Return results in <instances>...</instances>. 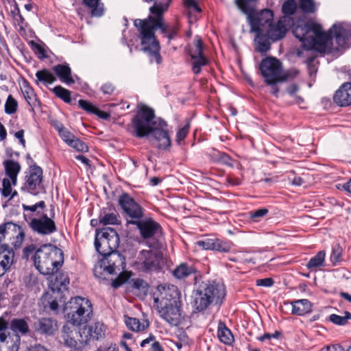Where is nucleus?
Returning <instances> with one entry per match:
<instances>
[{
    "instance_id": "1",
    "label": "nucleus",
    "mask_w": 351,
    "mask_h": 351,
    "mask_svg": "<svg viewBox=\"0 0 351 351\" xmlns=\"http://www.w3.org/2000/svg\"><path fill=\"white\" fill-rule=\"evenodd\" d=\"M292 27L293 35L307 49H315L319 52H326L331 49V40L335 38L339 47L343 46L348 36V31L342 24L333 25L328 32L322 31L319 24L310 21H298L295 25L293 21L287 16L281 17L276 24L273 21L265 30V34L273 41L282 39L286 34L288 27Z\"/></svg>"
},
{
    "instance_id": "2",
    "label": "nucleus",
    "mask_w": 351,
    "mask_h": 351,
    "mask_svg": "<svg viewBox=\"0 0 351 351\" xmlns=\"http://www.w3.org/2000/svg\"><path fill=\"white\" fill-rule=\"evenodd\" d=\"M169 4L155 2L149 10L156 17L149 16L145 19H136L133 21L134 26L138 32L142 50L148 54L151 63H162L160 47L155 36V30L159 28L163 34L167 36L171 25L164 23L162 14L168 9Z\"/></svg>"
},
{
    "instance_id": "3",
    "label": "nucleus",
    "mask_w": 351,
    "mask_h": 351,
    "mask_svg": "<svg viewBox=\"0 0 351 351\" xmlns=\"http://www.w3.org/2000/svg\"><path fill=\"white\" fill-rule=\"evenodd\" d=\"M32 258L36 269L45 276L53 274L64 262L62 251L51 244L40 246Z\"/></svg>"
},
{
    "instance_id": "4",
    "label": "nucleus",
    "mask_w": 351,
    "mask_h": 351,
    "mask_svg": "<svg viewBox=\"0 0 351 351\" xmlns=\"http://www.w3.org/2000/svg\"><path fill=\"white\" fill-rule=\"evenodd\" d=\"M226 295L225 286L215 281L200 283L194 293L193 306L198 311L206 309L213 302H219Z\"/></svg>"
},
{
    "instance_id": "5",
    "label": "nucleus",
    "mask_w": 351,
    "mask_h": 351,
    "mask_svg": "<svg viewBox=\"0 0 351 351\" xmlns=\"http://www.w3.org/2000/svg\"><path fill=\"white\" fill-rule=\"evenodd\" d=\"M64 312L68 323L80 326L87 324L90 319L93 307L89 300L77 296L66 303Z\"/></svg>"
},
{
    "instance_id": "6",
    "label": "nucleus",
    "mask_w": 351,
    "mask_h": 351,
    "mask_svg": "<svg viewBox=\"0 0 351 351\" xmlns=\"http://www.w3.org/2000/svg\"><path fill=\"white\" fill-rule=\"evenodd\" d=\"M155 119L154 111L152 109L146 106L142 107L132 121L133 135L138 138L149 135L158 123Z\"/></svg>"
},
{
    "instance_id": "7",
    "label": "nucleus",
    "mask_w": 351,
    "mask_h": 351,
    "mask_svg": "<svg viewBox=\"0 0 351 351\" xmlns=\"http://www.w3.org/2000/svg\"><path fill=\"white\" fill-rule=\"evenodd\" d=\"M119 243V237L114 229L106 227L96 230L95 247L102 256L117 251Z\"/></svg>"
},
{
    "instance_id": "8",
    "label": "nucleus",
    "mask_w": 351,
    "mask_h": 351,
    "mask_svg": "<svg viewBox=\"0 0 351 351\" xmlns=\"http://www.w3.org/2000/svg\"><path fill=\"white\" fill-rule=\"evenodd\" d=\"M136 269L143 272H158L161 269L162 257L152 250H141L135 261Z\"/></svg>"
},
{
    "instance_id": "9",
    "label": "nucleus",
    "mask_w": 351,
    "mask_h": 351,
    "mask_svg": "<svg viewBox=\"0 0 351 351\" xmlns=\"http://www.w3.org/2000/svg\"><path fill=\"white\" fill-rule=\"evenodd\" d=\"M24 238L25 233L20 226L13 222L0 225V245L6 243L7 239L13 247L17 249L21 246Z\"/></svg>"
},
{
    "instance_id": "10",
    "label": "nucleus",
    "mask_w": 351,
    "mask_h": 351,
    "mask_svg": "<svg viewBox=\"0 0 351 351\" xmlns=\"http://www.w3.org/2000/svg\"><path fill=\"white\" fill-rule=\"evenodd\" d=\"M159 316L169 324L177 326L184 318L182 311V302H175L154 306Z\"/></svg>"
},
{
    "instance_id": "11",
    "label": "nucleus",
    "mask_w": 351,
    "mask_h": 351,
    "mask_svg": "<svg viewBox=\"0 0 351 351\" xmlns=\"http://www.w3.org/2000/svg\"><path fill=\"white\" fill-rule=\"evenodd\" d=\"M43 172L39 166L29 168L25 176V182L21 187L23 191L37 195L44 191L43 185Z\"/></svg>"
},
{
    "instance_id": "12",
    "label": "nucleus",
    "mask_w": 351,
    "mask_h": 351,
    "mask_svg": "<svg viewBox=\"0 0 351 351\" xmlns=\"http://www.w3.org/2000/svg\"><path fill=\"white\" fill-rule=\"evenodd\" d=\"M244 14L247 16L251 32L265 33V29L274 19L273 12L269 9H263L257 12L255 8L251 13Z\"/></svg>"
},
{
    "instance_id": "13",
    "label": "nucleus",
    "mask_w": 351,
    "mask_h": 351,
    "mask_svg": "<svg viewBox=\"0 0 351 351\" xmlns=\"http://www.w3.org/2000/svg\"><path fill=\"white\" fill-rule=\"evenodd\" d=\"M154 306L163 305L180 300V293L173 285H159L153 293Z\"/></svg>"
},
{
    "instance_id": "14",
    "label": "nucleus",
    "mask_w": 351,
    "mask_h": 351,
    "mask_svg": "<svg viewBox=\"0 0 351 351\" xmlns=\"http://www.w3.org/2000/svg\"><path fill=\"white\" fill-rule=\"evenodd\" d=\"M259 69L266 83L278 82L282 70L281 62L274 57H267L262 60Z\"/></svg>"
},
{
    "instance_id": "15",
    "label": "nucleus",
    "mask_w": 351,
    "mask_h": 351,
    "mask_svg": "<svg viewBox=\"0 0 351 351\" xmlns=\"http://www.w3.org/2000/svg\"><path fill=\"white\" fill-rule=\"evenodd\" d=\"M53 218V216L48 217L47 214L42 213L40 216H38L29 221L28 225L34 232L39 235H49L57 230L56 223Z\"/></svg>"
},
{
    "instance_id": "16",
    "label": "nucleus",
    "mask_w": 351,
    "mask_h": 351,
    "mask_svg": "<svg viewBox=\"0 0 351 351\" xmlns=\"http://www.w3.org/2000/svg\"><path fill=\"white\" fill-rule=\"evenodd\" d=\"M128 223L136 226L143 239L154 238L162 233L161 226L151 217L131 220Z\"/></svg>"
},
{
    "instance_id": "17",
    "label": "nucleus",
    "mask_w": 351,
    "mask_h": 351,
    "mask_svg": "<svg viewBox=\"0 0 351 351\" xmlns=\"http://www.w3.org/2000/svg\"><path fill=\"white\" fill-rule=\"evenodd\" d=\"M99 267L110 274L121 273L125 268V257L117 251L103 256Z\"/></svg>"
},
{
    "instance_id": "18",
    "label": "nucleus",
    "mask_w": 351,
    "mask_h": 351,
    "mask_svg": "<svg viewBox=\"0 0 351 351\" xmlns=\"http://www.w3.org/2000/svg\"><path fill=\"white\" fill-rule=\"evenodd\" d=\"M119 204L123 213L132 220L143 218L144 209L128 193H123L119 197Z\"/></svg>"
},
{
    "instance_id": "19",
    "label": "nucleus",
    "mask_w": 351,
    "mask_h": 351,
    "mask_svg": "<svg viewBox=\"0 0 351 351\" xmlns=\"http://www.w3.org/2000/svg\"><path fill=\"white\" fill-rule=\"evenodd\" d=\"M167 123L161 119L151 132L153 145L160 149H165L171 146V140L167 130Z\"/></svg>"
},
{
    "instance_id": "20",
    "label": "nucleus",
    "mask_w": 351,
    "mask_h": 351,
    "mask_svg": "<svg viewBox=\"0 0 351 351\" xmlns=\"http://www.w3.org/2000/svg\"><path fill=\"white\" fill-rule=\"evenodd\" d=\"M33 328L38 334L51 336L58 330V324L52 318L40 317L34 322Z\"/></svg>"
},
{
    "instance_id": "21",
    "label": "nucleus",
    "mask_w": 351,
    "mask_h": 351,
    "mask_svg": "<svg viewBox=\"0 0 351 351\" xmlns=\"http://www.w3.org/2000/svg\"><path fill=\"white\" fill-rule=\"evenodd\" d=\"M14 252L8 243L0 245V277L10 269L14 263Z\"/></svg>"
},
{
    "instance_id": "22",
    "label": "nucleus",
    "mask_w": 351,
    "mask_h": 351,
    "mask_svg": "<svg viewBox=\"0 0 351 351\" xmlns=\"http://www.w3.org/2000/svg\"><path fill=\"white\" fill-rule=\"evenodd\" d=\"M20 343L19 335L9 332L0 333V351H18Z\"/></svg>"
},
{
    "instance_id": "23",
    "label": "nucleus",
    "mask_w": 351,
    "mask_h": 351,
    "mask_svg": "<svg viewBox=\"0 0 351 351\" xmlns=\"http://www.w3.org/2000/svg\"><path fill=\"white\" fill-rule=\"evenodd\" d=\"M333 100L339 106H348L351 104V83L346 82L335 92Z\"/></svg>"
},
{
    "instance_id": "24",
    "label": "nucleus",
    "mask_w": 351,
    "mask_h": 351,
    "mask_svg": "<svg viewBox=\"0 0 351 351\" xmlns=\"http://www.w3.org/2000/svg\"><path fill=\"white\" fill-rule=\"evenodd\" d=\"M70 283L69 278L65 273H58L49 282V287L53 291L62 292L66 291Z\"/></svg>"
},
{
    "instance_id": "25",
    "label": "nucleus",
    "mask_w": 351,
    "mask_h": 351,
    "mask_svg": "<svg viewBox=\"0 0 351 351\" xmlns=\"http://www.w3.org/2000/svg\"><path fill=\"white\" fill-rule=\"evenodd\" d=\"M45 202L44 201H40L35 204L33 205H27L25 204H22V208L24 210V217L26 221L28 223L32 219L37 217L38 216H40L45 208Z\"/></svg>"
},
{
    "instance_id": "26",
    "label": "nucleus",
    "mask_w": 351,
    "mask_h": 351,
    "mask_svg": "<svg viewBox=\"0 0 351 351\" xmlns=\"http://www.w3.org/2000/svg\"><path fill=\"white\" fill-rule=\"evenodd\" d=\"M3 167L6 176L11 180L13 186H16L17 176L21 169L20 164L12 160H6L3 162Z\"/></svg>"
},
{
    "instance_id": "27",
    "label": "nucleus",
    "mask_w": 351,
    "mask_h": 351,
    "mask_svg": "<svg viewBox=\"0 0 351 351\" xmlns=\"http://www.w3.org/2000/svg\"><path fill=\"white\" fill-rule=\"evenodd\" d=\"M292 306L291 313L302 316L309 313L312 311V304L307 299L295 300L291 302Z\"/></svg>"
},
{
    "instance_id": "28",
    "label": "nucleus",
    "mask_w": 351,
    "mask_h": 351,
    "mask_svg": "<svg viewBox=\"0 0 351 351\" xmlns=\"http://www.w3.org/2000/svg\"><path fill=\"white\" fill-rule=\"evenodd\" d=\"M29 318H14L10 323V328L13 332L12 334H21V335H27L29 334L30 329L27 322Z\"/></svg>"
},
{
    "instance_id": "29",
    "label": "nucleus",
    "mask_w": 351,
    "mask_h": 351,
    "mask_svg": "<svg viewBox=\"0 0 351 351\" xmlns=\"http://www.w3.org/2000/svg\"><path fill=\"white\" fill-rule=\"evenodd\" d=\"M22 93L28 105L31 107L32 110L34 108H40V103L38 99L37 95L34 89L30 86L27 82H24Z\"/></svg>"
},
{
    "instance_id": "30",
    "label": "nucleus",
    "mask_w": 351,
    "mask_h": 351,
    "mask_svg": "<svg viewBox=\"0 0 351 351\" xmlns=\"http://www.w3.org/2000/svg\"><path fill=\"white\" fill-rule=\"evenodd\" d=\"M53 70L61 82L66 84H72L75 82L71 77V69L68 64H57L53 67Z\"/></svg>"
},
{
    "instance_id": "31",
    "label": "nucleus",
    "mask_w": 351,
    "mask_h": 351,
    "mask_svg": "<svg viewBox=\"0 0 351 351\" xmlns=\"http://www.w3.org/2000/svg\"><path fill=\"white\" fill-rule=\"evenodd\" d=\"M217 336L219 341L226 345H230L234 340L232 332L222 322L218 324Z\"/></svg>"
},
{
    "instance_id": "32",
    "label": "nucleus",
    "mask_w": 351,
    "mask_h": 351,
    "mask_svg": "<svg viewBox=\"0 0 351 351\" xmlns=\"http://www.w3.org/2000/svg\"><path fill=\"white\" fill-rule=\"evenodd\" d=\"M269 39L265 33H256L255 38L256 50L260 53H265L271 48Z\"/></svg>"
},
{
    "instance_id": "33",
    "label": "nucleus",
    "mask_w": 351,
    "mask_h": 351,
    "mask_svg": "<svg viewBox=\"0 0 351 351\" xmlns=\"http://www.w3.org/2000/svg\"><path fill=\"white\" fill-rule=\"evenodd\" d=\"M196 272V269L187 263H181L173 271V275L178 279H184Z\"/></svg>"
},
{
    "instance_id": "34",
    "label": "nucleus",
    "mask_w": 351,
    "mask_h": 351,
    "mask_svg": "<svg viewBox=\"0 0 351 351\" xmlns=\"http://www.w3.org/2000/svg\"><path fill=\"white\" fill-rule=\"evenodd\" d=\"M36 84L41 82L44 84H50L56 82V77L49 69H44L36 73Z\"/></svg>"
},
{
    "instance_id": "35",
    "label": "nucleus",
    "mask_w": 351,
    "mask_h": 351,
    "mask_svg": "<svg viewBox=\"0 0 351 351\" xmlns=\"http://www.w3.org/2000/svg\"><path fill=\"white\" fill-rule=\"evenodd\" d=\"M125 323L127 327L134 332H141L144 330L146 328L148 327V322L141 323L138 319L135 317H130L129 316L125 315L124 317Z\"/></svg>"
},
{
    "instance_id": "36",
    "label": "nucleus",
    "mask_w": 351,
    "mask_h": 351,
    "mask_svg": "<svg viewBox=\"0 0 351 351\" xmlns=\"http://www.w3.org/2000/svg\"><path fill=\"white\" fill-rule=\"evenodd\" d=\"M84 330H87L88 336L93 339L97 340L105 334V326L99 322H96L93 325L85 328Z\"/></svg>"
},
{
    "instance_id": "37",
    "label": "nucleus",
    "mask_w": 351,
    "mask_h": 351,
    "mask_svg": "<svg viewBox=\"0 0 351 351\" xmlns=\"http://www.w3.org/2000/svg\"><path fill=\"white\" fill-rule=\"evenodd\" d=\"M325 257L326 253L324 251L318 252L315 256L309 260L306 264V267L311 271L316 270L317 267L324 265Z\"/></svg>"
},
{
    "instance_id": "38",
    "label": "nucleus",
    "mask_w": 351,
    "mask_h": 351,
    "mask_svg": "<svg viewBox=\"0 0 351 351\" xmlns=\"http://www.w3.org/2000/svg\"><path fill=\"white\" fill-rule=\"evenodd\" d=\"M100 0H84V3L91 10L93 16L99 17L104 14L103 5L99 4Z\"/></svg>"
},
{
    "instance_id": "39",
    "label": "nucleus",
    "mask_w": 351,
    "mask_h": 351,
    "mask_svg": "<svg viewBox=\"0 0 351 351\" xmlns=\"http://www.w3.org/2000/svg\"><path fill=\"white\" fill-rule=\"evenodd\" d=\"M256 0H235L238 8L244 13H251L256 8L255 1Z\"/></svg>"
},
{
    "instance_id": "40",
    "label": "nucleus",
    "mask_w": 351,
    "mask_h": 351,
    "mask_svg": "<svg viewBox=\"0 0 351 351\" xmlns=\"http://www.w3.org/2000/svg\"><path fill=\"white\" fill-rule=\"evenodd\" d=\"M99 223L104 226L117 225L120 223V221L119 220L117 213L114 212L100 215Z\"/></svg>"
},
{
    "instance_id": "41",
    "label": "nucleus",
    "mask_w": 351,
    "mask_h": 351,
    "mask_svg": "<svg viewBox=\"0 0 351 351\" xmlns=\"http://www.w3.org/2000/svg\"><path fill=\"white\" fill-rule=\"evenodd\" d=\"M53 93L65 103L69 104L71 101V91L61 86H56L52 89Z\"/></svg>"
},
{
    "instance_id": "42",
    "label": "nucleus",
    "mask_w": 351,
    "mask_h": 351,
    "mask_svg": "<svg viewBox=\"0 0 351 351\" xmlns=\"http://www.w3.org/2000/svg\"><path fill=\"white\" fill-rule=\"evenodd\" d=\"M343 314V315L332 314L329 316V320L336 325H346L348 323V321L351 319V313L348 311H345Z\"/></svg>"
},
{
    "instance_id": "43",
    "label": "nucleus",
    "mask_w": 351,
    "mask_h": 351,
    "mask_svg": "<svg viewBox=\"0 0 351 351\" xmlns=\"http://www.w3.org/2000/svg\"><path fill=\"white\" fill-rule=\"evenodd\" d=\"M297 9V3L294 0H287L284 2L282 6V11L284 16L290 17L293 21V18L291 16L293 15Z\"/></svg>"
},
{
    "instance_id": "44",
    "label": "nucleus",
    "mask_w": 351,
    "mask_h": 351,
    "mask_svg": "<svg viewBox=\"0 0 351 351\" xmlns=\"http://www.w3.org/2000/svg\"><path fill=\"white\" fill-rule=\"evenodd\" d=\"M315 59V56H308L305 61L307 65L308 75L312 78L315 77L318 69V62H317Z\"/></svg>"
},
{
    "instance_id": "45",
    "label": "nucleus",
    "mask_w": 351,
    "mask_h": 351,
    "mask_svg": "<svg viewBox=\"0 0 351 351\" xmlns=\"http://www.w3.org/2000/svg\"><path fill=\"white\" fill-rule=\"evenodd\" d=\"M193 62V71L195 74H198L201 71V69L203 66H205L208 64V59L203 55L201 56H197L193 58H191Z\"/></svg>"
},
{
    "instance_id": "46",
    "label": "nucleus",
    "mask_w": 351,
    "mask_h": 351,
    "mask_svg": "<svg viewBox=\"0 0 351 351\" xmlns=\"http://www.w3.org/2000/svg\"><path fill=\"white\" fill-rule=\"evenodd\" d=\"M189 54L191 58L203 56V43L200 38H196L193 47L189 51Z\"/></svg>"
},
{
    "instance_id": "47",
    "label": "nucleus",
    "mask_w": 351,
    "mask_h": 351,
    "mask_svg": "<svg viewBox=\"0 0 351 351\" xmlns=\"http://www.w3.org/2000/svg\"><path fill=\"white\" fill-rule=\"evenodd\" d=\"M232 243L230 241L215 239V247H213V250H217L221 252H228L232 249Z\"/></svg>"
},
{
    "instance_id": "48",
    "label": "nucleus",
    "mask_w": 351,
    "mask_h": 351,
    "mask_svg": "<svg viewBox=\"0 0 351 351\" xmlns=\"http://www.w3.org/2000/svg\"><path fill=\"white\" fill-rule=\"evenodd\" d=\"M184 4L188 10V14L190 18L196 13L201 12L200 8L197 5L195 0H184Z\"/></svg>"
},
{
    "instance_id": "49",
    "label": "nucleus",
    "mask_w": 351,
    "mask_h": 351,
    "mask_svg": "<svg viewBox=\"0 0 351 351\" xmlns=\"http://www.w3.org/2000/svg\"><path fill=\"white\" fill-rule=\"evenodd\" d=\"M342 247L340 246L339 243H336L332 246V253L330 255V260L332 263L335 265L337 263H339L342 258Z\"/></svg>"
},
{
    "instance_id": "50",
    "label": "nucleus",
    "mask_w": 351,
    "mask_h": 351,
    "mask_svg": "<svg viewBox=\"0 0 351 351\" xmlns=\"http://www.w3.org/2000/svg\"><path fill=\"white\" fill-rule=\"evenodd\" d=\"M299 73L298 70L295 69H289L285 72H280L278 82H283L289 80L294 79Z\"/></svg>"
},
{
    "instance_id": "51",
    "label": "nucleus",
    "mask_w": 351,
    "mask_h": 351,
    "mask_svg": "<svg viewBox=\"0 0 351 351\" xmlns=\"http://www.w3.org/2000/svg\"><path fill=\"white\" fill-rule=\"evenodd\" d=\"M18 104L16 100L10 95L7 99L5 104V112L8 114H12L16 112L17 110Z\"/></svg>"
},
{
    "instance_id": "52",
    "label": "nucleus",
    "mask_w": 351,
    "mask_h": 351,
    "mask_svg": "<svg viewBox=\"0 0 351 351\" xmlns=\"http://www.w3.org/2000/svg\"><path fill=\"white\" fill-rule=\"evenodd\" d=\"M215 239L206 238L195 243L196 246L206 250H213Z\"/></svg>"
},
{
    "instance_id": "53",
    "label": "nucleus",
    "mask_w": 351,
    "mask_h": 351,
    "mask_svg": "<svg viewBox=\"0 0 351 351\" xmlns=\"http://www.w3.org/2000/svg\"><path fill=\"white\" fill-rule=\"evenodd\" d=\"M269 210L267 208H259L249 213L250 218L254 222L259 221L268 213Z\"/></svg>"
},
{
    "instance_id": "54",
    "label": "nucleus",
    "mask_w": 351,
    "mask_h": 351,
    "mask_svg": "<svg viewBox=\"0 0 351 351\" xmlns=\"http://www.w3.org/2000/svg\"><path fill=\"white\" fill-rule=\"evenodd\" d=\"M300 8L305 13H313L315 10L313 0H300Z\"/></svg>"
},
{
    "instance_id": "55",
    "label": "nucleus",
    "mask_w": 351,
    "mask_h": 351,
    "mask_svg": "<svg viewBox=\"0 0 351 351\" xmlns=\"http://www.w3.org/2000/svg\"><path fill=\"white\" fill-rule=\"evenodd\" d=\"M12 185H13V184L10 178H5L3 179V180H2L3 188L0 189V191H1V195L3 197H7L11 195L12 191Z\"/></svg>"
},
{
    "instance_id": "56",
    "label": "nucleus",
    "mask_w": 351,
    "mask_h": 351,
    "mask_svg": "<svg viewBox=\"0 0 351 351\" xmlns=\"http://www.w3.org/2000/svg\"><path fill=\"white\" fill-rule=\"evenodd\" d=\"M58 130L60 137L68 145L72 143V141L75 138V136L71 132H70L64 127L58 128Z\"/></svg>"
},
{
    "instance_id": "57",
    "label": "nucleus",
    "mask_w": 351,
    "mask_h": 351,
    "mask_svg": "<svg viewBox=\"0 0 351 351\" xmlns=\"http://www.w3.org/2000/svg\"><path fill=\"white\" fill-rule=\"evenodd\" d=\"M32 49L34 50V53L37 55V57L39 59L43 60L48 57L47 55V51L44 47L34 42H32Z\"/></svg>"
},
{
    "instance_id": "58",
    "label": "nucleus",
    "mask_w": 351,
    "mask_h": 351,
    "mask_svg": "<svg viewBox=\"0 0 351 351\" xmlns=\"http://www.w3.org/2000/svg\"><path fill=\"white\" fill-rule=\"evenodd\" d=\"M69 145L73 147L78 152H85L88 150V147L86 144L76 137L73 140L72 143H70Z\"/></svg>"
},
{
    "instance_id": "59",
    "label": "nucleus",
    "mask_w": 351,
    "mask_h": 351,
    "mask_svg": "<svg viewBox=\"0 0 351 351\" xmlns=\"http://www.w3.org/2000/svg\"><path fill=\"white\" fill-rule=\"evenodd\" d=\"M12 14L13 16L14 24L22 27L23 25L25 19L23 17V16L21 15L20 10L17 5H16L14 10L12 11Z\"/></svg>"
},
{
    "instance_id": "60",
    "label": "nucleus",
    "mask_w": 351,
    "mask_h": 351,
    "mask_svg": "<svg viewBox=\"0 0 351 351\" xmlns=\"http://www.w3.org/2000/svg\"><path fill=\"white\" fill-rule=\"evenodd\" d=\"M189 130V125L186 124L183 128H180L176 134V141L178 143H180L186 136H187Z\"/></svg>"
},
{
    "instance_id": "61",
    "label": "nucleus",
    "mask_w": 351,
    "mask_h": 351,
    "mask_svg": "<svg viewBox=\"0 0 351 351\" xmlns=\"http://www.w3.org/2000/svg\"><path fill=\"white\" fill-rule=\"evenodd\" d=\"M79 106L82 109L91 113H94L96 108L90 102L84 99L79 100Z\"/></svg>"
},
{
    "instance_id": "62",
    "label": "nucleus",
    "mask_w": 351,
    "mask_h": 351,
    "mask_svg": "<svg viewBox=\"0 0 351 351\" xmlns=\"http://www.w3.org/2000/svg\"><path fill=\"white\" fill-rule=\"evenodd\" d=\"M100 90L104 95H111L115 90V86L111 82H106L101 86Z\"/></svg>"
},
{
    "instance_id": "63",
    "label": "nucleus",
    "mask_w": 351,
    "mask_h": 351,
    "mask_svg": "<svg viewBox=\"0 0 351 351\" xmlns=\"http://www.w3.org/2000/svg\"><path fill=\"white\" fill-rule=\"evenodd\" d=\"M36 246L33 244L26 246L23 250V256L28 258L29 256L35 254Z\"/></svg>"
},
{
    "instance_id": "64",
    "label": "nucleus",
    "mask_w": 351,
    "mask_h": 351,
    "mask_svg": "<svg viewBox=\"0 0 351 351\" xmlns=\"http://www.w3.org/2000/svg\"><path fill=\"white\" fill-rule=\"evenodd\" d=\"M257 286L269 287L273 285L274 280L271 278L258 279L256 282Z\"/></svg>"
}]
</instances>
